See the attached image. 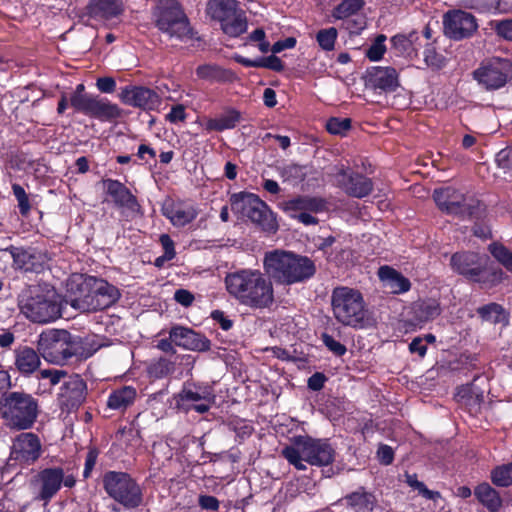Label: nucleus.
<instances>
[{
	"label": "nucleus",
	"instance_id": "obj_1",
	"mask_svg": "<svg viewBox=\"0 0 512 512\" xmlns=\"http://www.w3.org/2000/svg\"><path fill=\"white\" fill-rule=\"evenodd\" d=\"M227 293L240 305L252 310L270 309L275 303L274 287L266 273L242 268L226 274Z\"/></svg>",
	"mask_w": 512,
	"mask_h": 512
},
{
	"label": "nucleus",
	"instance_id": "obj_2",
	"mask_svg": "<svg viewBox=\"0 0 512 512\" xmlns=\"http://www.w3.org/2000/svg\"><path fill=\"white\" fill-rule=\"evenodd\" d=\"M263 268L269 279L283 285L303 282L316 271L314 262L308 257L281 249L265 253Z\"/></svg>",
	"mask_w": 512,
	"mask_h": 512
},
{
	"label": "nucleus",
	"instance_id": "obj_3",
	"mask_svg": "<svg viewBox=\"0 0 512 512\" xmlns=\"http://www.w3.org/2000/svg\"><path fill=\"white\" fill-rule=\"evenodd\" d=\"M40 414L39 401L23 391L4 393L0 398V417L10 430L31 429Z\"/></svg>",
	"mask_w": 512,
	"mask_h": 512
},
{
	"label": "nucleus",
	"instance_id": "obj_4",
	"mask_svg": "<svg viewBox=\"0 0 512 512\" xmlns=\"http://www.w3.org/2000/svg\"><path fill=\"white\" fill-rule=\"evenodd\" d=\"M19 308L30 321L46 324L62 316V299L53 288L34 286L22 296Z\"/></svg>",
	"mask_w": 512,
	"mask_h": 512
},
{
	"label": "nucleus",
	"instance_id": "obj_5",
	"mask_svg": "<svg viewBox=\"0 0 512 512\" xmlns=\"http://www.w3.org/2000/svg\"><path fill=\"white\" fill-rule=\"evenodd\" d=\"M282 455L297 470L305 471L307 469L305 463L315 466L331 464L336 452L327 440L299 436L282 450Z\"/></svg>",
	"mask_w": 512,
	"mask_h": 512
},
{
	"label": "nucleus",
	"instance_id": "obj_6",
	"mask_svg": "<svg viewBox=\"0 0 512 512\" xmlns=\"http://www.w3.org/2000/svg\"><path fill=\"white\" fill-rule=\"evenodd\" d=\"M331 307L335 319L344 326L362 327L366 318V305L361 292L347 286L333 289Z\"/></svg>",
	"mask_w": 512,
	"mask_h": 512
},
{
	"label": "nucleus",
	"instance_id": "obj_7",
	"mask_svg": "<svg viewBox=\"0 0 512 512\" xmlns=\"http://www.w3.org/2000/svg\"><path fill=\"white\" fill-rule=\"evenodd\" d=\"M77 286L80 295L71 298L70 304L83 312L103 310L119 298L118 289L102 279H84Z\"/></svg>",
	"mask_w": 512,
	"mask_h": 512
},
{
	"label": "nucleus",
	"instance_id": "obj_8",
	"mask_svg": "<svg viewBox=\"0 0 512 512\" xmlns=\"http://www.w3.org/2000/svg\"><path fill=\"white\" fill-rule=\"evenodd\" d=\"M231 210L247 218L262 230L276 232L278 224L268 205L253 193L240 192L230 198Z\"/></svg>",
	"mask_w": 512,
	"mask_h": 512
},
{
	"label": "nucleus",
	"instance_id": "obj_9",
	"mask_svg": "<svg viewBox=\"0 0 512 512\" xmlns=\"http://www.w3.org/2000/svg\"><path fill=\"white\" fill-rule=\"evenodd\" d=\"M156 26L170 37L191 38L188 19L176 0H160L154 10Z\"/></svg>",
	"mask_w": 512,
	"mask_h": 512
},
{
	"label": "nucleus",
	"instance_id": "obj_10",
	"mask_svg": "<svg viewBox=\"0 0 512 512\" xmlns=\"http://www.w3.org/2000/svg\"><path fill=\"white\" fill-rule=\"evenodd\" d=\"M451 266L454 271L463 275L469 281L476 283L496 285L504 278V273L501 269L487 271L482 258L477 253H455L451 257Z\"/></svg>",
	"mask_w": 512,
	"mask_h": 512
},
{
	"label": "nucleus",
	"instance_id": "obj_11",
	"mask_svg": "<svg viewBox=\"0 0 512 512\" xmlns=\"http://www.w3.org/2000/svg\"><path fill=\"white\" fill-rule=\"evenodd\" d=\"M37 349L45 360L59 363L77 354V343L66 330H51L40 334Z\"/></svg>",
	"mask_w": 512,
	"mask_h": 512
},
{
	"label": "nucleus",
	"instance_id": "obj_12",
	"mask_svg": "<svg viewBox=\"0 0 512 512\" xmlns=\"http://www.w3.org/2000/svg\"><path fill=\"white\" fill-rule=\"evenodd\" d=\"M104 487L114 500L127 508H135L142 502L140 487L126 473H107L104 477Z\"/></svg>",
	"mask_w": 512,
	"mask_h": 512
},
{
	"label": "nucleus",
	"instance_id": "obj_13",
	"mask_svg": "<svg viewBox=\"0 0 512 512\" xmlns=\"http://www.w3.org/2000/svg\"><path fill=\"white\" fill-rule=\"evenodd\" d=\"M433 198L442 212L462 218L474 215L480 206L479 201L468 198L452 187L436 189Z\"/></svg>",
	"mask_w": 512,
	"mask_h": 512
},
{
	"label": "nucleus",
	"instance_id": "obj_14",
	"mask_svg": "<svg viewBox=\"0 0 512 512\" xmlns=\"http://www.w3.org/2000/svg\"><path fill=\"white\" fill-rule=\"evenodd\" d=\"M328 175L338 188L351 197L363 198L373 190L370 178L352 171L344 164L334 165Z\"/></svg>",
	"mask_w": 512,
	"mask_h": 512
},
{
	"label": "nucleus",
	"instance_id": "obj_15",
	"mask_svg": "<svg viewBox=\"0 0 512 512\" xmlns=\"http://www.w3.org/2000/svg\"><path fill=\"white\" fill-rule=\"evenodd\" d=\"M88 396V387L85 380L78 374H71L62 382L56 394L57 406L62 413L76 412Z\"/></svg>",
	"mask_w": 512,
	"mask_h": 512
},
{
	"label": "nucleus",
	"instance_id": "obj_16",
	"mask_svg": "<svg viewBox=\"0 0 512 512\" xmlns=\"http://www.w3.org/2000/svg\"><path fill=\"white\" fill-rule=\"evenodd\" d=\"M474 78L487 90L503 87L512 74V64L507 59L493 58L474 71Z\"/></svg>",
	"mask_w": 512,
	"mask_h": 512
},
{
	"label": "nucleus",
	"instance_id": "obj_17",
	"mask_svg": "<svg viewBox=\"0 0 512 512\" xmlns=\"http://www.w3.org/2000/svg\"><path fill=\"white\" fill-rule=\"evenodd\" d=\"M42 454V444L38 435L32 432H23L15 437L11 446L10 457L22 464L35 463Z\"/></svg>",
	"mask_w": 512,
	"mask_h": 512
},
{
	"label": "nucleus",
	"instance_id": "obj_18",
	"mask_svg": "<svg viewBox=\"0 0 512 512\" xmlns=\"http://www.w3.org/2000/svg\"><path fill=\"white\" fill-rule=\"evenodd\" d=\"M119 98L126 105L146 111L157 110L162 103L159 94L145 86H125L121 89Z\"/></svg>",
	"mask_w": 512,
	"mask_h": 512
},
{
	"label": "nucleus",
	"instance_id": "obj_19",
	"mask_svg": "<svg viewBox=\"0 0 512 512\" xmlns=\"http://www.w3.org/2000/svg\"><path fill=\"white\" fill-rule=\"evenodd\" d=\"M64 480L62 468H45L38 472L32 481L37 491L36 499L48 503L60 490Z\"/></svg>",
	"mask_w": 512,
	"mask_h": 512
},
{
	"label": "nucleus",
	"instance_id": "obj_20",
	"mask_svg": "<svg viewBox=\"0 0 512 512\" xmlns=\"http://www.w3.org/2000/svg\"><path fill=\"white\" fill-rule=\"evenodd\" d=\"M443 24L445 34L455 40L472 36L478 28L475 17L461 10L445 14Z\"/></svg>",
	"mask_w": 512,
	"mask_h": 512
},
{
	"label": "nucleus",
	"instance_id": "obj_21",
	"mask_svg": "<svg viewBox=\"0 0 512 512\" xmlns=\"http://www.w3.org/2000/svg\"><path fill=\"white\" fill-rule=\"evenodd\" d=\"M325 207V200L318 197L303 196L285 203V210L291 213L299 212V214H293L292 216L305 225L317 224V218L312 216L309 212H321Z\"/></svg>",
	"mask_w": 512,
	"mask_h": 512
},
{
	"label": "nucleus",
	"instance_id": "obj_22",
	"mask_svg": "<svg viewBox=\"0 0 512 512\" xmlns=\"http://www.w3.org/2000/svg\"><path fill=\"white\" fill-rule=\"evenodd\" d=\"M365 85L369 89L381 92H394L399 87V75L395 68L390 66H375L367 69Z\"/></svg>",
	"mask_w": 512,
	"mask_h": 512
},
{
	"label": "nucleus",
	"instance_id": "obj_23",
	"mask_svg": "<svg viewBox=\"0 0 512 512\" xmlns=\"http://www.w3.org/2000/svg\"><path fill=\"white\" fill-rule=\"evenodd\" d=\"M169 335L176 346L185 350L207 351L210 349V341L188 327L175 325L170 329Z\"/></svg>",
	"mask_w": 512,
	"mask_h": 512
},
{
	"label": "nucleus",
	"instance_id": "obj_24",
	"mask_svg": "<svg viewBox=\"0 0 512 512\" xmlns=\"http://www.w3.org/2000/svg\"><path fill=\"white\" fill-rule=\"evenodd\" d=\"M102 184L106 195L112 199L115 206L119 208H126L131 211L137 210L139 204L136 197L119 180L104 179Z\"/></svg>",
	"mask_w": 512,
	"mask_h": 512
},
{
	"label": "nucleus",
	"instance_id": "obj_25",
	"mask_svg": "<svg viewBox=\"0 0 512 512\" xmlns=\"http://www.w3.org/2000/svg\"><path fill=\"white\" fill-rule=\"evenodd\" d=\"M162 213L175 227H183L198 216L195 206L181 202L166 203L162 208Z\"/></svg>",
	"mask_w": 512,
	"mask_h": 512
},
{
	"label": "nucleus",
	"instance_id": "obj_26",
	"mask_svg": "<svg viewBox=\"0 0 512 512\" xmlns=\"http://www.w3.org/2000/svg\"><path fill=\"white\" fill-rule=\"evenodd\" d=\"M14 365L22 376L28 377L40 368L41 359L35 349L21 346L14 350Z\"/></svg>",
	"mask_w": 512,
	"mask_h": 512
},
{
	"label": "nucleus",
	"instance_id": "obj_27",
	"mask_svg": "<svg viewBox=\"0 0 512 512\" xmlns=\"http://www.w3.org/2000/svg\"><path fill=\"white\" fill-rule=\"evenodd\" d=\"M378 277L384 287L390 289L393 294H402L411 288L409 279L388 265L381 266L378 269Z\"/></svg>",
	"mask_w": 512,
	"mask_h": 512
},
{
	"label": "nucleus",
	"instance_id": "obj_28",
	"mask_svg": "<svg viewBox=\"0 0 512 512\" xmlns=\"http://www.w3.org/2000/svg\"><path fill=\"white\" fill-rule=\"evenodd\" d=\"M87 116L103 122L113 121L122 116V109L117 104L107 99L94 97L87 112Z\"/></svg>",
	"mask_w": 512,
	"mask_h": 512
},
{
	"label": "nucleus",
	"instance_id": "obj_29",
	"mask_svg": "<svg viewBox=\"0 0 512 512\" xmlns=\"http://www.w3.org/2000/svg\"><path fill=\"white\" fill-rule=\"evenodd\" d=\"M123 12V5L119 0H90L88 13L91 17L111 19Z\"/></svg>",
	"mask_w": 512,
	"mask_h": 512
},
{
	"label": "nucleus",
	"instance_id": "obj_30",
	"mask_svg": "<svg viewBox=\"0 0 512 512\" xmlns=\"http://www.w3.org/2000/svg\"><path fill=\"white\" fill-rule=\"evenodd\" d=\"M137 397V391L132 386L114 389L108 396L107 407L112 410L125 411Z\"/></svg>",
	"mask_w": 512,
	"mask_h": 512
},
{
	"label": "nucleus",
	"instance_id": "obj_31",
	"mask_svg": "<svg viewBox=\"0 0 512 512\" xmlns=\"http://www.w3.org/2000/svg\"><path fill=\"white\" fill-rule=\"evenodd\" d=\"M213 393L205 387L194 386L193 388L185 386L177 395V405L185 409L187 405L194 404L199 401L214 402Z\"/></svg>",
	"mask_w": 512,
	"mask_h": 512
},
{
	"label": "nucleus",
	"instance_id": "obj_32",
	"mask_svg": "<svg viewBox=\"0 0 512 512\" xmlns=\"http://www.w3.org/2000/svg\"><path fill=\"white\" fill-rule=\"evenodd\" d=\"M420 36L417 32L413 31L408 35L398 34L391 38L393 49L399 54L407 57H412L417 54L421 44L419 43Z\"/></svg>",
	"mask_w": 512,
	"mask_h": 512
},
{
	"label": "nucleus",
	"instance_id": "obj_33",
	"mask_svg": "<svg viewBox=\"0 0 512 512\" xmlns=\"http://www.w3.org/2000/svg\"><path fill=\"white\" fill-rule=\"evenodd\" d=\"M198 78L210 82H234L237 76L231 70L222 69L216 65L204 64L196 69Z\"/></svg>",
	"mask_w": 512,
	"mask_h": 512
},
{
	"label": "nucleus",
	"instance_id": "obj_34",
	"mask_svg": "<svg viewBox=\"0 0 512 512\" xmlns=\"http://www.w3.org/2000/svg\"><path fill=\"white\" fill-rule=\"evenodd\" d=\"M347 505L353 508L356 512H369L372 511L375 504V497L372 493L367 492L364 488L348 494L345 497Z\"/></svg>",
	"mask_w": 512,
	"mask_h": 512
},
{
	"label": "nucleus",
	"instance_id": "obj_35",
	"mask_svg": "<svg viewBox=\"0 0 512 512\" xmlns=\"http://www.w3.org/2000/svg\"><path fill=\"white\" fill-rule=\"evenodd\" d=\"M236 0H210L207 5V13L216 20L231 17L238 12Z\"/></svg>",
	"mask_w": 512,
	"mask_h": 512
},
{
	"label": "nucleus",
	"instance_id": "obj_36",
	"mask_svg": "<svg viewBox=\"0 0 512 512\" xmlns=\"http://www.w3.org/2000/svg\"><path fill=\"white\" fill-rule=\"evenodd\" d=\"M475 495L492 512L497 511L502 505L499 493L487 483L478 485L475 489Z\"/></svg>",
	"mask_w": 512,
	"mask_h": 512
},
{
	"label": "nucleus",
	"instance_id": "obj_37",
	"mask_svg": "<svg viewBox=\"0 0 512 512\" xmlns=\"http://www.w3.org/2000/svg\"><path fill=\"white\" fill-rule=\"evenodd\" d=\"M240 121V113L230 110L219 117L209 119L205 124L207 131H224L233 129Z\"/></svg>",
	"mask_w": 512,
	"mask_h": 512
},
{
	"label": "nucleus",
	"instance_id": "obj_38",
	"mask_svg": "<svg viewBox=\"0 0 512 512\" xmlns=\"http://www.w3.org/2000/svg\"><path fill=\"white\" fill-rule=\"evenodd\" d=\"M413 309L416 319L422 323L435 319L441 313L440 304L434 299L420 301Z\"/></svg>",
	"mask_w": 512,
	"mask_h": 512
},
{
	"label": "nucleus",
	"instance_id": "obj_39",
	"mask_svg": "<svg viewBox=\"0 0 512 512\" xmlns=\"http://www.w3.org/2000/svg\"><path fill=\"white\" fill-rule=\"evenodd\" d=\"M278 171L283 182L292 186L302 183L307 177V167L294 163L286 164L280 167Z\"/></svg>",
	"mask_w": 512,
	"mask_h": 512
},
{
	"label": "nucleus",
	"instance_id": "obj_40",
	"mask_svg": "<svg viewBox=\"0 0 512 512\" xmlns=\"http://www.w3.org/2000/svg\"><path fill=\"white\" fill-rule=\"evenodd\" d=\"M223 32L231 37H237L244 33L247 29V21L242 13H235L231 17H224L219 20Z\"/></svg>",
	"mask_w": 512,
	"mask_h": 512
},
{
	"label": "nucleus",
	"instance_id": "obj_41",
	"mask_svg": "<svg viewBox=\"0 0 512 512\" xmlns=\"http://www.w3.org/2000/svg\"><path fill=\"white\" fill-rule=\"evenodd\" d=\"M465 7L478 12L505 13L507 4L503 0H465Z\"/></svg>",
	"mask_w": 512,
	"mask_h": 512
},
{
	"label": "nucleus",
	"instance_id": "obj_42",
	"mask_svg": "<svg viewBox=\"0 0 512 512\" xmlns=\"http://www.w3.org/2000/svg\"><path fill=\"white\" fill-rule=\"evenodd\" d=\"M477 313L483 320L492 323H507L508 314L505 309L497 303H489L477 309Z\"/></svg>",
	"mask_w": 512,
	"mask_h": 512
},
{
	"label": "nucleus",
	"instance_id": "obj_43",
	"mask_svg": "<svg viewBox=\"0 0 512 512\" xmlns=\"http://www.w3.org/2000/svg\"><path fill=\"white\" fill-rule=\"evenodd\" d=\"M491 480L498 487L512 485V462L496 466L491 471Z\"/></svg>",
	"mask_w": 512,
	"mask_h": 512
},
{
	"label": "nucleus",
	"instance_id": "obj_44",
	"mask_svg": "<svg viewBox=\"0 0 512 512\" xmlns=\"http://www.w3.org/2000/svg\"><path fill=\"white\" fill-rule=\"evenodd\" d=\"M364 6V0H343L334 11L338 19L347 18L357 13Z\"/></svg>",
	"mask_w": 512,
	"mask_h": 512
},
{
	"label": "nucleus",
	"instance_id": "obj_45",
	"mask_svg": "<svg viewBox=\"0 0 512 512\" xmlns=\"http://www.w3.org/2000/svg\"><path fill=\"white\" fill-rule=\"evenodd\" d=\"M489 251L501 265L512 272V251L497 243L489 245Z\"/></svg>",
	"mask_w": 512,
	"mask_h": 512
},
{
	"label": "nucleus",
	"instance_id": "obj_46",
	"mask_svg": "<svg viewBox=\"0 0 512 512\" xmlns=\"http://www.w3.org/2000/svg\"><path fill=\"white\" fill-rule=\"evenodd\" d=\"M337 36V29L330 27L320 30L316 35V40L323 50L331 51L334 49Z\"/></svg>",
	"mask_w": 512,
	"mask_h": 512
},
{
	"label": "nucleus",
	"instance_id": "obj_47",
	"mask_svg": "<svg viewBox=\"0 0 512 512\" xmlns=\"http://www.w3.org/2000/svg\"><path fill=\"white\" fill-rule=\"evenodd\" d=\"M406 483L413 489L417 490L426 499L437 500L441 497V494L438 491L429 490L423 482L419 481L416 474H407Z\"/></svg>",
	"mask_w": 512,
	"mask_h": 512
},
{
	"label": "nucleus",
	"instance_id": "obj_48",
	"mask_svg": "<svg viewBox=\"0 0 512 512\" xmlns=\"http://www.w3.org/2000/svg\"><path fill=\"white\" fill-rule=\"evenodd\" d=\"M386 36L383 34L378 35L371 46L366 50V57L370 61H379L383 58L386 52L385 46Z\"/></svg>",
	"mask_w": 512,
	"mask_h": 512
},
{
	"label": "nucleus",
	"instance_id": "obj_49",
	"mask_svg": "<svg viewBox=\"0 0 512 512\" xmlns=\"http://www.w3.org/2000/svg\"><path fill=\"white\" fill-rule=\"evenodd\" d=\"M175 370V364L174 362L166 359V358H160L158 361L153 363L150 368L149 372L152 376L155 378H163L171 373H173Z\"/></svg>",
	"mask_w": 512,
	"mask_h": 512
},
{
	"label": "nucleus",
	"instance_id": "obj_50",
	"mask_svg": "<svg viewBox=\"0 0 512 512\" xmlns=\"http://www.w3.org/2000/svg\"><path fill=\"white\" fill-rule=\"evenodd\" d=\"M70 375L67 371L62 369H44L39 372V379H47L49 381L50 387H54L56 385H61L63 381Z\"/></svg>",
	"mask_w": 512,
	"mask_h": 512
},
{
	"label": "nucleus",
	"instance_id": "obj_51",
	"mask_svg": "<svg viewBox=\"0 0 512 512\" xmlns=\"http://www.w3.org/2000/svg\"><path fill=\"white\" fill-rule=\"evenodd\" d=\"M12 191L18 202L21 215L27 216L31 210V205L27 193L21 185L16 183L12 185Z\"/></svg>",
	"mask_w": 512,
	"mask_h": 512
},
{
	"label": "nucleus",
	"instance_id": "obj_52",
	"mask_svg": "<svg viewBox=\"0 0 512 512\" xmlns=\"http://www.w3.org/2000/svg\"><path fill=\"white\" fill-rule=\"evenodd\" d=\"M326 128L331 134L344 135L351 128V120L333 117L327 121Z\"/></svg>",
	"mask_w": 512,
	"mask_h": 512
},
{
	"label": "nucleus",
	"instance_id": "obj_53",
	"mask_svg": "<svg viewBox=\"0 0 512 512\" xmlns=\"http://www.w3.org/2000/svg\"><path fill=\"white\" fill-rule=\"evenodd\" d=\"M14 266L18 269L30 270L32 268L33 256L26 250L16 249L12 254Z\"/></svg>",
	"mask_w": 512,
	"mask_h": 512
},
{
	"label": "nucleus",
	"instance_id": "obj_54",
	"mask_svg": "<svg viewBox=\"0 0 512 512\" xmlns=\"http://www.w3.org/2000/svg\"><path fill=\"white\" fill-rule=\"evenodd\" d=\"M93 96L88 94H72L70 103L77 111L87 115Z\"/></svg>",
	"mask_w": 512,
	"mask_h": 512
},
{
	"label": "nucleus",
	"instance_id": "obj_55",
	"mask_svg": "<svg viewBox=\"0 0 512 512\" xmlns=\"http://www.w3.org/2000/svg\"><path fill=\"white\" fill-rule=\"evenodd\" d=\"M424 61L427 66L433 69H440L444 66V57L437 53L434 47H427L424 51Z\"/></svg>",
	"mask_w": 512,
	"mask_h": 512
},
{
	"label": "nucleus",
	"instance_id": "obj_56",
	"mask_svg": "<svg viewBox=\"0 0 512 512\" xmlns=\"http://www.w3.org/2000/svg\"><path fill=\"white\" fill-rule=\"evenodd\" d=\"M491 27L496 31L500 37L512 41V19L493 21Z\"/></svg>",
	"mask_w": 512,
	"mask_h": 512
},
{
	"label": "nucleus",
	"instance_id": "obj_57",
	"mask_svg": "<svg viewBox=\"0 0 512 512\" xmlns=\"http://www.w3.org/2000/svg\"><path fill=\"white\" fill-rule=\"evenodd\" d=\"M322 340L325 346L337 356H342L347 351L346 347L342 343L335 340L331 335L327 333L322 335Z\"/></svg>",
	"mask_w": 512,
	"mask_h": 512
},
{
	"label": "nucleus",
	"instance_id": "obj_58",
	"mask_svg": "<svg viewBox=\"0 0 512 512\" xmlns=\"http://www.w3.org/2000/svg\"><path fill=\"white\" fill-rule=\"evenodd\" d=\"M186 117L187 114L185 107L179 104L171 108L170 112L166 115V120L170 123L176 124L178 122H184Z\"/></svg>",
	"mask_w": 512,
	"mask_h": 512
},
{
	"label": "nucleus",
	"instance_id": "obj_59",
	"mask_svg": "<svg viewBox=\"0 0 512 512\" xmlns=\"http://www.w3.org/2000/svg\"><path fill=\"white\" fill-rule=\"evenodd\" d=\"M377 457L380 463L390 465L394 459V451L390 446L382 444L377 450Z\"/></svg>",
	"mask_w": 512,
	"mask_h": 512
},
{
	"label": "nucleus",
	"instance_id": "obj_60",
	"mask_svg": "<svg viewBox=\"0 0 512 512\" xmlns=\"http://www.w3.org/2000/svg\"><path fill=\"white\" fill-rule=\"evenodd\" d=\"M96 87L102 93H112L116 89V81L112 77H101L97 79Z\"/></svg>",
	"mask_w": 512,
	"mask_h": 512
},
{
	"label": "nucleus",
	"instance_id": "obj_61",
	"mask_svg": "<svg viewBox=\"0 0 512 512\" xmlns=\"http://www.w3.org/2000/svg\"><path fill=\"white\" fill-rule=\"evenodd\" d=\"M159 240L164 250V254L166 255V258H174L176 252L174 247V241L171 239V237L167 234H162Z\"/></svg>",
	"mask_w": 512,
	"mask_h": 512
},
{
	"label": "nucleus",
	"instance_id": "obj_62",
	"mask_svg": "<svg viewBox=\"0 0 512 512\" xmlns=\"http://www.w3.org/2000/svg\"><path fill=\"white\" fill-rule=\"evenodd\" d=\"M260 67H265L272 69L274 71H281L284 68V65L280 58L272 55L267 58H261L260 59Z\"/></svg>",
	"mask_w": 512,
	"mask_h": 512
},
{
	"label": "nucleus",
	"instance_id": "obj_63",
	"mask_svg": "<svg viewBox=\"0 0 512 512\" xmlns=\"http://www.w3.org/2000/svg\"><path fill=\"white\" fill-rule=\"evenodd\" d=\"M174 299L179 304L185 307H189L194 301V296L190 291L186 289H178L174 294Z\"/></svg>",
	"mask_w": 512,
	"mask_h": 512
},
{
	"label": "nucleus",
	"instance_id": "obj_64",
	"mask_svg": "<svg viewBox=\"0 0 512 512\" xmlns=\"http://www.w3.org/2000/svg\"><path fill=\"white\" fill-rule=\"evenodd\" d=\"M211 317L225 331L229 330L233 325V322L225 315L223 311L215 310L211 313Z\"/></svg>",
	"mask_w": 512,
	"mask_h": 512
}]
</instances>
